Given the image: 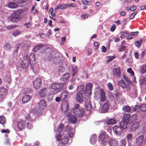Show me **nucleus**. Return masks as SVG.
<instances>
[{"label":"nucleus","mask_w":146,"mask_h":146,"mask_svg":"<svg viewBox=\"0 0 146 146\" xmlns=\"http://www.w3.org/2000/svg\"><path fill=\"white\" fill-rule=\"evenodd\" d=\"M1 132L2 133H9L10 132V130L9 129H7L6 130L5 129H3L1 130Z\"/></svg>","instance_id":"680f3d73"},{"label":"nucleus","mask_w":146,"mask_h":146,"mask_svg":"<svg viewBox=\"0 0 146 146\" xmlns=\"http://www.w3.org/2000/svg\"><path fill=\"white\" fill-rule=\"evenodd\" d=\"M64 67L63 66H59L58 68V72L59 73H61L63 72Z\"/></svg>","instance_id":"603ef678"},{"label":"nucleus","mask_w":146,"mask_h":146,"mask_svg":"<svg viewBox=\"0 0 146 146\" xmlns=\"http://www.w3.org/2000/svg\"><path fill=\"white\" fill-rule=\"evenodd\" d=\"M139 125V123L138 122H136L133 123L131 127V131H134L137 129Z\"/></svg>","instance_id":"4be33fe9"},{"label":"nucleus","mask_w":146,"mask_h":146,"mask_svg":"<svg viewBox=\"0 0 146 146\" xmlns=\"http://www.w3.org/2000/svg\"><path fill=\"white\" fill-rule=\"evenodd\" d=\"M121 95V92L117 91L115 93V95L116 97H118L120 96Z\"/></svg>","instance_id":"5fc2aeb1"},{"label":"nucleus","mask_w":146,"mask_h":146,"mask_svg":"<svg viewBox=\"0 0 146 146\" xmlns=\"http://www.w3.org/2000/svg\"><path fill=\"white\" fill-rule=\"evenodd\" d=\"M144 140V136L141 135L138 136L136 139V145L137 146H141L142 145Z\"/></svg>","instance_id":"ddd939ff"},{"label":"nucleus","mask_w":146,"mask_h":146,"mask_svg":"<svg viewBox=\"0 0 146 146\" xmlns=\"http://www.w3.org/2000/svg\"><path fill=\"white\" fill-rule=\"evenodd\" d=\"M48 92V90L46 88H43L39 92L40 96L41 97H45Z\"/></svg>","instance_id":"aec40b11"},{"label":"nucleus","mask_w":146,"mask_h":146,"mask_svg":"<svg viewBox=\"0 0 146 146\" xmlns=\"http://www.w3.org/2000/svg\"><path fill=\"white\" fill-rule=\"evenodd\" d=\"M97 136L96 135H93L90 137V142L92 144H94L96 141Z\"/></svg>","instance_id":"393cba45"},{"label":"nucleus","mask_w":146,"mask_h":146,"mask_svg":"<svg viewBox=\"0 0 146 146\" xmlns=\"http://www.w3.org/2000/svg\"><path fill=\"white\" fill-rule=\"evenodd\" d=\"M116 121L113 119H109L107 122V124L108 125H111L115 123Z\"/></svg>","instance_id":"72a5a7b5"},{"label":"nucleus","mask_w":146,"mask_h":146,"mask_svg":"<svg viewBox=\"0 0 146 146\" xmlns=\"http://www.w3.org/2000/svg\"><path fill=\"white\" fill-rule=\"evenodd\" d=\"M19 13L17 12H15L11 14L10 18H19Z\"/></svg>","instance_id":"c756f323"},{"label":"nucleus","mask_w":146,"mask_h":146,"mask_svg":"<svg viewBox=\"0 0 146 146\" xmlns=\"http://www.w3.org/2000/svg\"><path fill=\"white\" fill-rule=\"evenodd\" d=\"M69 139L67 137H64V145L68 144V143Z\"/></svg>","instance_id":"69168bd1"},{"label":"nucleus","mask_w":146,"mask_h":146,"mask_svg":"<svg viewBox=\"0 0 146 146\" xmlns=\"http://www.w3.org/2000/svg\"><path fill=\"white\" fill-rule=\"evenodd\" d=\"M64 9V5L63 4H59L57 6L55 9V10L58 9Z\"/></svg>","instance_id":"79ce46f5"},{"label":"nucleus","mask_w":146,"mask_h":146,"mask_svg":"<svg viewBox=\"0 0 146 146\" xmlns=\"http://www.w3.org/2000/svg\"><path fill=\"white\" fill-rule=\"evenodd\" d=\"M127 71L128 72L130 73L131 76H133L134 75V72L131 68H129L127 70Z\"/></svg>","instance_id":"09e8293b"},{"label":"nucleus","mask_w":146,"mask_h":146,"mask_svg":"<svg viewBox=\"0 0 146 146\" xmlns=\"http://www.w3.org/2000/svg\"><path fill=\"white\" fill-rule=\"evenodd\" d=\"M85 108L87 111H90L92 109V106L89 99H86V101L85 102Z\"/></svg>","instance_id":"f3484780"},{"label":"nucleus","mask_w":146,"mask_h":146,"mask_svg":"<svg viewBox=\"0 0 146 146\" xmlns=\"http://www.w3.org/2000/svg\"><path fill=\"white\" fill-rule=\"evenodd\" d=\"M88 15L86 13H84L82 15V18H86L88 17Z\"/></svg>","instance_id":"338daca9"},{"label":"nucleus","mask_w":146,"mask_h":146,"mask_svg":"<svg viewBox=\"0 0 146 146\" xmlns=\"http://www.w3.org/2000/svg\"><path fill=\"white\" fill-rule=\"evenodd\" d=\"M141 72L142 74L145 73L146 72V64L142 66L140 68Z\"/></svg>","instance_id":"c9c22d12"},{"label":"nucleus","mask_w":146,"mask_h":146,"mask_svg":"<svg viewBox=\"0 0 146 146\" xmlns=\"http://www.w3.org/2000/svg\"><path fill=\"white\" fill-rule=\"evenodd\" d=\"M46 107V103L45 101L43 100H41L38 103V109L36 111V114L38 115H41Z\"/></svg>","instance_id":"7ed1b4c3"},{"label":"nucleus","mask_w":146,"mask_h":146,"mask_svg":"<svg viewBox=\"0 0 146 146\" xmlns=\"http://www.w3.org/2000/svg\"><path fill=\"white\" fill-rule=\"evenodd\" d=\"M42 46V45L41 44L36 45L34 47L33 51L34 52H36L41 48Z\"/></svg>","instance_id":"2f4dec72"},{"label":"nucleus","mask_w":146,"mask_h":146,"mask_svg":"<svg viewBox=\"0 0 146 146\" xmlns=\"http://www.w3.org/2000/svg\"><path fill=\"white\" fill-rule=\"evenodd\" d=\"M95 96L98 98H100L101 101L102 102L105 101L106 99L105 93L103 89L98 88L95 90Z\"/></svg>","instance_id":"f03ea898"},{"label":"nucleus","mask_w":146,"mask_h":146,"mask_svg":"<svg viewBox=\"0 0 146 146\" xmlns=\"http://www.w3.org/2000/svg\"><path fill=\"white\" fill-rule=\"evenodd\" d=\"M53 52L52 50H50V51L48 52L45 55L44 58L45 60H51L53 57Z\"/></svg>","instance_id":"6ab92c4d"},{"label":"nucleus","mask_w":146,"mask_h":146,"mask_svg":"<svg viewBox=\"0 0 146 146\" xmlns=\"http://www.w3.org/2000/svg\"><path fill=\"white\" fill-rule=\"evenodd\" d=\"M126 144V142L125 139H121L120 141L119 146H125Z\"/></svg>","instance_id":"a19ab883"},{"label":"nucleus","mask_w":146,"mask_h":146,"mask_svg":"<svg viewBox=\"0 0 146 146\" xmlns=\"http://www.w3.org/2000/svg\"><path fill=\"white\" fill-rule=\"evenodd\" d=\"M64 84L61 83L58 84L56 83H52L51 86V88L53 89L56 93L60 91V89L62 87H63Z\"/></svg>","instance_id":"0eeeda50"},{"label":"nucleus","mask_w":146,"mask_h":146,"mask_svg":"<svg viewBox=\"0 0 146 146\" xmlns=\"http://www.w3.org/2000/svg\"><path fill=\"white\" fill-rule=\"evenodd\" d=\"M24 25L27 28H29L30 27L31 25L30 22L28 21L27 23H25Z\"/></svg>","instance_id":"13d9d810"},{"label":"nucleus","mask_w":146,"mask_h":146,"mask_svg":"<svg viewBox=\"0 0 146 146\" xmlns=\"http://www.w3.org/2000/svg\"><path fill=\"white\" fill-rule=\"evenodd\" d=\"M29 61L28 56L26 55L24 56L22 58L21 64V67L24 69L26 68L29 66Z\"/></svg>","instance_id":"423d86ee"},{"label":"nucleus","mask_w":146,"mask_h":146,"mask_svg":"<svg viewBox=\"0 0 146 146\" xmlns=\"http://www.w3.org/2000/svg\"><path fill=\"white\" fill-rule=\"evenodd\" d=\"M142 39L140 40L139 41H137L135 42V45L138 47V48L141 45V44L142 42Z\"/></svg>","instance_id":"4c0bfd02"},{"label":"nucleus","mask_w":146,"mask_h":146,"mask_svg":"<svg viewBox=\"0 0 146 146\" xmlns=\"http://www.w3.org/2000/svg\"><path fill=\"white\" fill-rule=\"evenodd\" d=\"M31 99L30 96L29 95H26L23 96L22 99L23 103H26L29 102Z\"/></svg>","instance_id":"412c9836"},{"label":"nucleus","mask_w":146,"mask_h":146,"mask_svg":"<svg viewBox=\"0 0 146 146\" xmlns=\"http://www.w3.org/2000/svg\"><path fill=\"white\" fill-rule=\"evenodd\" d=\"M139 109L143 113L146 112V104H142L139 106Z\"/></svg>","instance_id":"bb28decb"},{"label":"nucleus","mask_w":146,"mask_h":146,"mask_svg":"<svg viewBox=\"0 0 146 146\" xmlns=\"http://www.w3.org/2000/svg\"><path fill=\"white\" fill-rule=\"evenodd\" d=\"M122 109L124 111L127 112H129L130 111V107L129 106H124Z\"/></svg>","instance_id":"f704fd0d"},{"label":"nucleus","mask_w":146,"mask_h":146,"mask_svg":"<svg viewBox=\"0 0 146 146\" xmlns=\"http://www.w3.org/2000/svg\"><path fill=\"white\" fill-rule=\"evenodd\" d=\"M110 107L109 104L107 103H106L101 108V111L103 112H106Z\"/></svg>","instance_id":"5701e85b"},{"label":"nucleus","mask_w":146,"mask_h":146,"mask_svg":"<svg viewBox=\"0 0 146 146\" xmlns=\"http://www.w3.org/2000/svg\"><path fill=\"white\" fill-rule=\"evenodd\" d=\"M21 33V32L20 31L17 30L12 33V35L14 36H16L18 35H20Z\"/></svg>","instance_id":"ea45409f"},{"label":"nucleus","mask_w":146,"mask_h":146,"mask_svg":"<svg viewBox=\"0 0 146 146\" xmlns=\"http://www.w3.org/2000/svg\"><path fill=\"white\" fill-rule=\"evenodd\" d=\"M8 6L10 8L14 9L17 8L18 5L15 3L10 2L9 3Z\"/></svg>","instance_id":"c85d7f7f"},{"label":"nucleus","mask_w":146,"mask_h":146,"mask_svg":"<svg viewBox=\"0 0 146 146\" xmlns=\"http://www.w3.org/2000/svg\"><path fill=\"white\" fill-rule=\"evenodd\" d=\"M128 123L122 120L120 123V126L123 129H125L127 127Z\"/></svg>","instance_id":"b1692460"},{"label":"nucleus","mask_w":146,"mask_h":146,"mask_svg":"<svg viewBox=\"0 0 146 146\" xmlns=\"http://www.w3.org/2000/svg\"><path fill=\"white\" fill-rule=\"evenodd\" d=\"M92 86V84L90 83L86 85L85 94L87 96H89L91 94Z\"/></svg>","instance_id":"1a4fd4ad"},{"label":"nucleus","mask_w":146,"mask_h":146,"mask_svg":"<svg viewBox=\"0 0 146 146\" xmlns=\"http://www.w3.org/2000/svg\"><path fill=\"white\" fill-rule=\"evenodd\" d=\"M123 78L127 83L128 86H129V84H131V82L128 79L127 76L124 75L123 76Z\"/></svg>","instance_id":"58836bf2"},{"label":"nucleus","mask_w":146,"mask_h":146,"mask_svg":"<svg viewBox=\"0 0 146 146\" xmlns=\"http://www.w3.org/2000/svg\"><path fill=\"white\" fill-rule=\"evenodd\" d=\"M125 46L124 45H121V47L118 49V51L120 52H122L125 50Z\"/></svg>","instance_id":"6e6d98bb"},{"label":"nucleus","mask_w":146,"mask_h":146,"mask_svg":"<svg viewBox=\"0 0 146 146\" xmlns=\"http://www.w3.org/2000/svg\"><path fill=\"white\" fill-rule=\"evenodd\" d=\"M21 19H10V21L14 23H17L18 22L20 21Z\"/></svg>","instance_id":"864d4df0"},{"label":"nucleus","mask_w":146,"mask_h":146,"mask_svg":"<svg viewBox=\"0 0 146 146\" xmlns=\"http://www.w3.org/2000/svg\"><path fill=\"white\" fill-rule=\"evenodd\" d=\"M78 68L77 66H75L74 68L72 69L73 76H74L77 73Z\"/></svg>","instance_id":"a18cd8bd"},{"label":"nucleus","mask_w":146,"mask_h":146,"mask_svg":"<svg viewBox=\"0 0 146 146\" xmlns=\"http://www.w3.org/2000/svg\"><path fill=\"white\" fill-rule=\"evenodd\" d=\"M41 84V79L39 78H37L33 82V86L35 89L39 88Z\"/></svg>","instance_id":"9b49d317"},{"label":"nucleus","mask_w":146,"mask_h":146,"mask_svg":"<svg viewBox=\"0 0 146 146\" xmlns=\"http://www.w3.org/2000/svg\"><path fill=\"white\" fill-rule=\"evenodd\" d=\"M6 122L5 117L3 116H0V123L2 125L5 124Z\"/></svg>","instance_id":"7c9ffc66"},{"label":"nucleus","mask_w":146,"mask_h":146,"mask_svg":"<svg viewBox=\"0 0 146 146\" xmlns=\"http://www.w3.org/2000/svg\"><path fill=\"white\" fill-rule=\"evenodd\" d=\"M26 123L24 120H21L19 121L18 123V127L19 130L21 131L24 129L25 127Z\"/></svg>","instance_id":"2eb2a0df"},{"label":"nucleus","mask_w":146,"mask_h":146,"mask_svg":"<svg viewBox=\"0 0 146 146\" xmlns=\"http://www.w3.org/2000/svg\"><path fill=\"white\" fill-rule=\"evenodd\" d=\"M142 130L143 131H146V123L143 124Z\"/></svg>","instance_id":"0e129e2a"},{"label":"nucleus","mask_w":146,"mask_h":146,"mask_svg":"<svg viewBox=\"0 0 146 146\" xmlns=\"http://www.w3.org/2000/svg\"><path fill=\"white\" fill-rule=\"evenodd\" d=\"M113 76L115 78H119L121 76V70L119 68H114L112 70Z\"/></svg>","instance_id":"9d476101"},{"label":"nucleus","mask_w":146,"mask_h":146,"mask_svg":"<svg viewBox=\"0 0 146 146\" xmlns=\"http://www.w3.org/2000/svg\"><path fill=\"white\" fill-rule=\"evenodd\" d=\"M118 84L123 88H127V90H130V87L129 86H127V84L123 80H121L118 82Z\"/></svg>","instance_id":"a211bd4d"},{"label":"nucleus","mask_w":146,"mask_h":146,"mask_svg":"<svg viewBox=\"0 0 146 146\" xmlns=\"http://www.w3.org/2000/svg\"><path fill=\"white\" fill-rule=\"evenodd\" d=\"M109 144L110 146H117L118 142L114 139H110L109 141Z\"/></svg>","instance_id":"a878e982"},{"label":"nucleus","mask_w":146,"mask_h":146,"mask_svg":"<svg viewBox=\"0 0 146 146\" xmlns=\"http://www.w3.org/2000/svg\"><path fill=\"white\" fill-rule=\"evenodd\" d=\"M121 35L122 36H125L126 37H129V35H131L129 34L127 32L125 31H121L120 32Z\"/></svg>","instance_id":"37998d69"},{"label":"nucleus","mask_w":146,"mask_h":146,"mask_svg":"<svg viewBox=\"0 0 146 146\" xmlns=\"http://www.w3.org/2000/svg\"><path fill=\"white\" fill-rule=\"evenodd\" d=\"M56 138L57 140L60 141L62 139V134L60 133H57L56 136Z\"/></svg>","instance_id":"8fccbe9b"},{"label":"nucleus","mask_w":146,"mask_h":146,"mask_svg":"<svg viewBox=\"0 0 146 146\" xmlns=\"http://www.w3.org/2000/svg\"><path fill=\"white\" fill-rule=\"evenodd\" d=\"M17 27V26L16 25H10L7 26V29L8 30H9L14 29Z\"/></svg>","instance_id":"3c124183"},{"label":"nucleus","mask_w":146,"mask_h":146,"mask_svg":"<svg viewBox=\"0 0 146 146\" xmlns=\"http://www.w3.org/2000/svg\"><path fill=\"white\" fill-rule=\"evenodd\" d=\"M69 105L68 101H64V107L66 106L64 113H66V116L68 117V121L71 123H74L77 121V119L75 116L71 115V113L70 112Z\"/></svg>","instance_id":"f257e3e1"},{"label":"nucleus","mask_w":146,"mask_h":146,"mask_svg":"<svg viewBox=\"0 0 146 146\" xmlns=\"http://www.w3.org/2000/svg\"><path fill=\"white\" fill-rule=\"evenodd\" d=\"M80 105L76 104L73 108V113L74 115L77 117H82L84 114V112L80 109Z\"/></svg>","instance_id":"20e7f679"},{"label":"nucleus","mask_w":146,"mask_h":146,"mask_svg":"<svg viewBox=\"0 0 146 146\" xmlns=\"http://www.w3.org/2000/svg\"><path fill=\"white\" fill-rule=\"evenodd\" d=\"M82 93L81 92H78L76 96V98L77 101L80 103H82L83 101V96H82Z\"/></svg>","instance_id":"dca6fc26"},{"label":"nucleus","mask_w":146,"mask_h":146,"mask_svg":"<svg viewBox=\"0 0 146 146\" xmlns=\"http://www.w3.org/2000/svg\"><path fill=\"white\" fill-rule=\"evenodd\" d=\"M132 135L131 133L128 134L126 136V138L128 140L130 139L132 137Z\"/></svg>","instance_id":"e2e57ef3"},{"label":"nucleus","mask_w":146,"mask_h":146,"mask_svg":"<svg viewBox=\"0 0 146 146\" xmlns=\"http://www.w3.org/2000/svg\"><path fill=\"white\" fill-rule=\"evenodd\" d=\"M7 90L4 87H2L0 88V100L3 99L4 96L7 94Z\"/></svg>","instance_id":"4468645a"},{"label":"nucleus","mask_w":146,"mask_h":146,"mask_svg":"<svg viewBox=\"0 0 146 146\" xmlns=\"http://www.w3.org/2000/svg\"><path fill=\"white\" fill-rule=\"evenodd\" d=\"M116 28V26L115 24H113L111 28L110 31L111 32H113L114 31Z\"/></svg>","instance_id":"052dcab7"},{"label":"nucleus","mask_w":146,"mask_h":146,"mask_svg":"<svg viewBox=\"0 0 146 146\" xmlns=\"http://www.w3.org/2000/svg\"><path fill=\"white\" fill-rule=\"evenodd\" d=\"M66 132L64 134L65 136L69 137H73L74 135L73 133L70 131L72 129L71 126L68 125L66 126L64 129Z\"/></svg>","instance_id":"6e6552de"},{"label":"nucleus","mask_w":146,"mask_h":146,"mask_svg":"<svg viewBox=\"0 0 146 146\" xmlns=\"http://www.w3.org/2000/svg\"><path fill=\"white\" fill-rule=\"evenodd\" d=\"M113 129L114 133L117 135H119L121 133L122 128L118 125H115L113 127Z\"/></svg>","instance_id":"f8f14e48"},{"label":"nucleus","mask_w":146,"mask_h":146,"mask_svg":"<svg viewBox=\"0 0 146 146\" xmlns=\"http://www.w3.org/2000/svg\"><path fill=\"white\" fill-rule=\"evenodd\" d=\"M64 128V125L63 124H61L59 125L58 127V131L61 132L62 131Z\"/></svg>","instance_id":"49530a36"},{"label":"nucleus","mask_w":146,"mask_h":146,"mask_svg":"<svg viewBox=\"0 0 146 146\" xmlns=\"http://www.w3.org/2000/svg\"><path fill=\"white\" fill-rule=\"evenodd\" d=\"M26 124H27V127L29 129H31L33 127V125L31 121L27 122Z\"/></svg>","instance_id":"c03bdc74"},{"label":"nucleus","mask_w":146,"mask_h":146,"mask_svg":"<svg viewBox=\"0 0 146 146\" xmlns=\"http://www.w3.org/2000/svg\"><path fill=\"white\" fill-rule=\"evenodd\" d=\"M130 117V115L129 113L125 114L123 115L122 118V120L124 121L127 122L128 123L129 121V119Z\"/></svg>","instance_id":"cd10ccee"},{"label":"nucleus","mask_w":146,"mask_h":146,"mask_svg":"<svg viewBox=\"0 0 146 146\" xmlns=\"http://www.w3.org/2000/svg\"><path fill=\"white\" fill-rule=\"evenodd\" d=\"M79 88L80 89V91L78 92H81L83 93L84 92V86L83 85H80L79 87Z\"/></svg>","instance_id":"de8ad7c7"},{"label":"nucleus","mask_w":146,"mask_h":146,"mask_svg":"<svg viewBox=\"0 0 146 146\" xmlns=\"http://www.w3.org/2000/svg\"><path fill=\"white\" fill-rule=\"evenodd\" d=\"M82 3L85 5H87L88 4L89 2L88 1L86 0H82Z\"/></svg>","instance_id":"774afa93"},{"label":"nucleus","mask_w":146,"mask_h":146,"mask_svg":"<svg viewBox=\"0 0 146 146\" xmlns=\"http://www.w3.org/2000/svg\"><path fill=\"white\" fill-rule=\"evenodd\" d=\"M108 138V135L106 132L101 133L98 137V141L101 144L105 143Z\"/></svg>","instance_id":"39448f33"},{"label":"nucleus","mask_w":146,"mask_h":146,"mask_svg":"<svg viewBox=\"0 0 146 146\" xmlns=\"http://www.w3.org/2000/svg\"><path fill=\"white\" fill-rule=\"evenodd\" d=\"M108 86L110 90H112L113 89V87L112 86V84L110 83H109L108 84Z\"/></svg>","instance_id":"4d7b16f0"},{"label":"nucleus","mask_w":146,"mask_h":146,"mask_svg":"<svg viewBox=\"0 0 146 146\" xmlns=\"http://www.w3.org/2000/svg\"><path fill=\"white\" fill-rule=\"evenodd\" d=\"M35 54L34 53H31L29 56V61H35Z\"/></svg>","instance_id":"e433bc0d"},{"label":"nucleus","mask_w":146,"mask_h":146,"mask_svg":"<svg viewBox=\"0 0 146 146\" xmlns=\"http://www.w3.org/2000/svg\"><path fill=\"white\" fill-rule=\"evenodd\" d=\"M11 48V45L9 43H6L5 44L4 46V49L7 50H9Z\"/></svg>","instance_id":"473e14b6"},{"label":"nucleus","mask_w":146,"mask_h":146,"mask_svg":"<svg viewBox=\"0 0 146 146\" xmlns=\"http://www.w3.org/2000/svg\"><path fill=\"white\" fill-rule=\"evenodd\" d=\"M70 74L68 73H66L64 74V79L67 80L70 78Z\"/></svg>","instance_id":"bf43d9fd"}]
</instances>
